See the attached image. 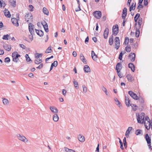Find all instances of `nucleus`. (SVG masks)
<instances>
[{
	"label": "nucleus",
	"instance_id": "obj_2",
	"mask_svg": "<svg viewBox=\"0 0 152 152\" xmlns=\"http://www.w3.org/2000/svg\"><path fill=\"white\" fill-rule=\"evenodd\" d=\"M144 114H145L144 113H142L138 115L137 118L138 123H141L142 124H143L144 123Z\"/></svg>",
	"mask_w": 152,
	"mask_h": 152
},
{
	"label": "nucleus",
	"instance_id": "obj_27",
	"mask_svg": "<svg viewBox=\"0 0 152 152\" xmlns=\"http://www.w3.org/2000/svg\"><path fill=\"white\" fill-rule=\"evenodd\" d=\"M138 19L137 22L138 25V27L141 28V26L142 23V19L141 18H140L139 17Z\"/></svg>",
	"mask_w": 152,
	"mask_h": 152
},
{
	"label": "nucleus",
	"instance_id": "obj_24",
	"mask_svg": "<svg viewBox=\"0 0 152 152\" xmlns=\"http://www.w3.org/2000/svg\"><path fill=\"white\" fill-rule=\"evenodd\" d=\"M9 2L11 6L15 7L16 6V0H9Z\"/></svg>",
	"mask_w": 152,
	"mask_h": 152
},
{
	"label": "nucleus",
	"instance_id": "obj_63",
	"mask_svg": "<svg viewBox=\"0 0 152 152\" xmlns=\"http://www.w3.org/2000/svg\"><path fill=\"white\" fill-rule=\"evenodd\" d=\"M127 9L126 8L124 7L122 13H127Z\"/></svg>",
	"mask_w": 152,
	"mask_h": 152
},
{
	"label": "nucleus",
	"instance_id": "obj_45",
	"mask_svg": "<svg viewBox=\"0 0 152 152\" xmlns=\"http://www.w3.org/2000/svg\"><path fill=\"white\" fill-rule=\"evenodd\" d=\"M134 4V3L133 2L132 3V5L130 6L129 9L130 12H131L132 10H135V8L134 7V6H133Z\"/></svg>",
	"mask_w": 152,
	"mask_h": 152
},
{
	"label": "nucleus",
	"instance_id": "obj_28",
	"mask_svg": "<svg viewBox=\"0 0 152 152\" xmlns=\"http://www.w3.org/2000/svg\"><path fill=\"white\" fill-rule=\"evenodd\" d=\"M128 81H131L133 80V77L131 75L128 74L126 76Z\"/></svg>",
	"mask_w": 152,
	"mask_h": 152
},
{
	"label": "nucleus",
	"instance_id": "obj_37",
	"mask_svg": "<svg viewBox=\"0 0 152 152\" xmlns=\"http://www.w3.org/2000/svg\"><path fill=\"white\" fill-rule=\"evenodd\" d=\"M52 50L51 49V46H49L46 50L45 53H48L51 52Z\"/></svg>",
	"mask_w": 152,
	"mask_h": 152
},
{
	"label": "nucleus",
	"instance_id": "obj_1",
	"mask_svg": "<svg viewBox=\"0 0 152 152\" xmlns=\"http://www.w3.org/2000/svg\"><path fill=\"white\" fill-rule=\"evenodd\" d=\"M25 20L29 23L33 22V18L32 14L31 13H27L25 16Z\"/></svg>",
	"mask_w": 152,
	"mask_h": 152
},
{
	"label": "nucleus",
	"instance_id": "obj_36",
	"mask_svg": "<svg viewBox=\"0 0 152 152\" xmlns=\"http://www.w3.org/2000/svg\"><path fill=\"white\" fill-rule=\"evenodd\" d=\"M140 16V14L139 13H137L135 15L134 18V21L135 22H137V20Z\"/></svg>",
	"mask_w": 152,
	"mask_h": 152
},
{
	"label": "nucleus",
	"instance_id": "obj_42",
	"mask_svg": "<svg viewBox=\"0 0 152 152\" xmlns=\"http://www.w3.org/2000/svg\"><path fill=\"white\" fill-rule=\"evenodd\" d=\"M25 57L26 59V61L27 62H29L30 61H32L31 60L30 58L29 57L28 55V54H26L25 55Z\"/></svg>",
	"mask_w": 152,
	"mask_h": 152
},
{
	"label": "nucleus",
	"instance_id": "obj_60",
	"mask_svg": "<svg viewBox=\"0 0 152 152\" xmlns=\"http://www.w3.org/2000/svg\"><path fill=\"white\" fill-rule=\"evenodd\" d=\"M52 64H53V66H54V67H56L58 64V62L56 61H55Z\"/></svg>",
	"mask_w": 152,
	"mask_h": 152
},
{
	"label": "nucleus",
	"instance_id": "obj_56",
	"mask_svg": "<svg viewBox=\"0 0 152 152\" xmlns=\"http://www.w3.org/2000/svg\"><path fill=\"white\" fill-rule=\"evenodd\" d=\"M127 15V13H122V18L123 19H125Z\"/></svg>",
	"mask_w": 152,
	"mask_h": 152
},
{
	"label": "nucleus",
	"instance_id": "obj_8",
	"mask_svg": "<svg viewBox=\"0 0 152 152\" xmlns=\"http://www.w3.org/2000/svg\"><path fill=\"white\" fill-rule=\"evenodd\" d=\"M128 94L130 96L132 97L133 99L135 100H138V97L137 95L134 93L132 91H128Z\"/></svg>",
	"mask_w": 152,
	"mask_h": 152
},
{
	"label": "nucleus",
	"instance_id": "obj_22",
	"mask_svg": "<svg viewBox=\"0 0 152 152\" xmlns=\"http://www.w3.org/2000/svg\"><path fill=\"white\" fill-rule=\"evenodd\" d=\"M78 139L80 142H83L85 141L84 137L81 134H79L78 136Z\"/></svg>",
	"mask_w": 152,
	"mask_h": 152
},
{
	"label": "nucleus",
	"instance_id": "obj_44",
	"mask_svg": "<svg viewBox=\"0 0 152 152\" xmlns=\"http://www.w3.org/2000/svg\"><path fill=\"white\" fill-rule=\"evenodd\" d=\"M42 62V61L41 59H39L38 60H35L34 61V63L35 64H39Z\"/></svg>",
	"mask_w": 152,
	"mask_h": 152
},
{
	"label": "nucleus",
	"instance_id": "obj_9",
	"mask_svg": "<svg viewBox=\"0 0 152 152\" xmlns=\"http://www.w3.org/2000/svg\"><path fill=\"white\" fill-rule=\"evenodd\" d=\"M135 55L134 53H131L129 55V58L132 62L135 60Z\"/></svg>",
	"mask_w": 152,
	"mask_h": 152
},
{
	"label": "nucleus",
	"instance_id": "obj_50",
	"mask_svg": "<svg viewBox=\"0 0 152 152\" xmlns=\"http://www.w3.org/2000/svg\"><path fill=\"white\" fill-rule=\"evenodd\" d=\"M102 90L104 91L106 95H108V94L107 92V90L106 88L104 86H102Z\"/></svg>",
	"mask_w": 152,
	"mask_h": 152
},
{
	"label": "nucleus",
	"instance_id": "obj_61",
	"mask_svg": "<svg viewBox=\"0 0 152 152\" xmlns=\"http://www.w3.org/2000/svg\"><path fill=\"white\" fill-rule=\"evenodd\" d=\"M43 67V64H40L38 67H37V68L39 69H41Z\"/></svg>",
	"mask_w": 152,
	"mask_h": 152
},
{
	"label": "nucleus",
	"instance_id": "obj_19",
	"mask_svg": "<svg viewBox=\"0 0 152 152\" xmlns=\"http://www.w3.org/2000/svg\"><path fill=\"white\" fill-rule=\"evenodd\" d=\"M132 127H129L128 128L127 130L126 131L125 135L127 138L129 136V134L130 132V131L132 130Z\"/></svg>",
	"mask_w": 152,
	"mask_h": 152
},
{
	"label": "nucleus",
	"instance_id": "obj_55",
	"mask_svg": "<svg viewBox=\"0 0 152 152\" xmlns=\"http://www.w3.org/2000/svg\"><path fill=\"white\" fill-rule=\"evenodd\" d=\"M92 59L94 61H96L97 60V55H94V56H91Z\"/></svg>",
	"mask_w": 152,
	"mask_h": 152
},
{
	"label": "nucleus",
	"instance_id": "obj_32",
	"mask_svg": "<svg viewBox=\"0 0 152 152\" xmlns=\"http://www.w3.org/2000/svg\"><path fill=\"white\" fill-rule=\"evenodd\" d=\"M114 100L115 102V103L116 104H117L119 107H120L121 106V104H120L119 101L116 98H115L114 99Z\"/></svg>",
	"mask_w": 152,
	"mask_h": 152
},
{
	"label": "nucleus",
	"instance_id": "obj_39",
	"mask_svg": "<svg viewBox=\"0 0 152 152\" xmlns=\"http://www.w3.org/2000/svg\"><path fill=\"white\" fill-rule=\"evenodd\" d=\"M125 50L127 52H129L131 50L130 46L129 45H127L125 48Z\"/></svg>",
	"mask_w": 152,
	"mask_h": 152
},
{
	"label": "nucleus",
	"instance_id": "obj_29",
	"mask_svg": "<svg viewBox=\"0 0 152 152\" xmlns=\"http://www.w3.org/2000/svg\"><path fill=\"white\" fill-rule=\"evenodd\" d=\"M131 107L132 110L134 111H136L138 109V107L136 104H132Z\"/></svg>",
	"mask_w": 152,
	"mask_h": 152
},
{
	"label": "nucleus",
	"instance_id": "obj_20",
	"mask_svg": "<svg viewBox=\"0 0 152 152\" xmlns=\"http://www.w3.org/2000/svg\"><path fill=\"white\" fill-rule=\"evenodd\" d=\"M80 60L85 64L87 63V61L86 60L83 54L81 53L80 55Z\"/></svg>",
	"mask_w": 152,
	"mask_h": 152
},
{
	"label": "nucleus",
	"instance_id": "obj_30",
	"mask_svg": "<svg viewBox=\"0 0 152 152\" xmlns=\"http://www.w3.org/2000/svg\"><path fill=\"white\" fill-rule=\"evenodd\" d=\"M58 117L57 114H55L53 116V120L55 122H56L58 120Z\"/></svg>",
	"mask_w": 152,
	"mask_h": 152
},
{
	"label": "nucleus",
	"instance_id": "obj_34",
	"mask_svg": "<svg viewBox=\"0 0 152 152\" xmlns=\"http://www.w3.org/2000/svg\"><path fill=\"white\" fill-rule=\"evenodd\" d=\"M3 102L4 104L7 105L9 104V102L7 99L4 98L3 100Z\"/></svg>",
	"mask_w": 152,
	"mask_h": 152
},
{
	"label": "nucleus",
	"instance_id": "obj_15",
	"mask_svg": "<svg viewBox=\"0 0 152 152\" xmlns=\"http://www.w3.org/2000/svg\"><path fill=\"white\" fill-rule=\"evenodd\" d=\"M145 139L148 144H151V139L148 134H146L145 135Z\"/></svg>",
	"mask_w": 152,
	"mask_h": 152
},
{
	"label": "nucleus",
	"instance_id": "obj_6",
	"mask_svg": "<svg viewBox=\"0 0 152 152\" xmlns=\"http://www.w3.org/2000/svg\"><path fill=\"white\" fill-rule=\"evenodd\" d=\"M17 136L18 138L20 140L24 142H27L28 141L26 138L24 136L21 135L20 134H18Z\"/></svg>",
	"mask_w": 152,
	"mask_h": 152
},
{
	"label": "nucleus",
	"instance_id": "obj_48",
	"mask_svg": "<svg viewBox=\"0 0 152 152\" xmlns=\"http://www.w3.org/2000/svg\"><path fill=\"white\" fill-rule=\"evenodd\" d=\"M145 120L148 121V122L149 123V125L150 126L151 125V124L150 123V119L148 116H147L145 117Z\"/></svg>",
	"mask_w": 152,
	"mask_h": 152
},
{
	"label": "nucleus",
	"instance_id": "obj_62",
	"mask_svg": "<svg viewBox=\"0 0 152 152\" xmlns=\"http://www.w3.org/2000/svg\"><path fill=\"white\" fill-rule=\"evenodd\" d=\"M148 0H144V5L145 6H146L148 4Z\"/></svg>",
	"mask_w": 152,
	"mask_h": 152
},
{
	"label": "nucleus",
	"instance_id": "obj_35",
	"mask_svg": "<svg viewBox=\"0 0 152 152\" xmlns=\"http://www.w3.org/2000/svg\"><path fill=\"white\" fill-rule=\"evenodd\" d=\"M73 83L76 89H78L79 88V86L77 82V81H74Z\"/></svg>",
	"mask_w": 152,
	"mask_h": 152
},
{
	"label": "nucleus",
	"instance_id": "obj_54",
	"mask_svg": "<svg viewBox=\"0 0 152 152\" xmlns=\"http://www.w3.org/2000/svg\"><path fill=\"white\" fill-rule=\"evenodd\" d=\"M83 91L86 93L87 91V88L84 85H83Z\"/></svg>",
	"mask_w": 152,
	"mask_h": 152
},
{
	"label": "nucleus",
	"instance_id": "obj_31",
	"mask_svg": "<svg viewBox=\"0 0 152 152\" xmlns=\"http://www.w3.org/2000/svg\"><path fill=\"white\" fill-rule=\"evenodd\" d=\"M140 28L137 27L136 28V36L137 37H138L139 36L140 30L139 29Z\"/></svg>",
	"mask_w": 152,
	"mask_h": 152
},
{
	"label": "nucleus",
	"instance_id": "obj_46",
	"mask_svg": "<svg viewBox=\"0 0 152 152\" xmlns=\"http://www.w3.org/2000/svg\"><path fill=\"white\" fill-rule=\"evenodd\" d=\"M28 29H29V31L31 34H34V31L33 28H28Z\"/></svg>",
	"mask_w": 152,
	"mask_h": 152
},
{
	"label": "nucleus",
	"instance_id": "obj_41",
	"mask_svg": "<svg viewBox=\"0 0 152 152\" xmlns=\"http://www.w3.org/2000/svg\"><path fill=\"white\" fill-rule=\"evenodd\" d=\"M139 4L138 6L137 7V9L138 10V12H139L140 11V10L141 8H142L143 7V5H142L141 4Z\"/></svg>",
	"mask_w": 152,
	"mask_h": 152
},
{
	"label": "nucleus",
	"instance_id": "obj_5",
	"mask_svg": "<svg viewBox=\"0 0 152 152\" xmlns=\"http://www.w3.org/2000/svg\"><path fill=\"white\" fill-rule=\"evenodd\" d=\"M119 28L117 24H116L115 26H113V34L115 36L116 35L118 32Z\"/></svg>",
	"mask_w": 152,
	"mask_h": 152
},
{
	"label": "nucleus",
	"instance_id": "obj_18",
	"mask_svg": "<svg viewBox=\"0 0 152 152\" xmlns=\"http://www.w3.org/2000/svg\"><path fill=\"white\" fill-rule=\"evenodd\" d=\"M3 48L6 50L9 51L11 50V45H3Z\"/></svg>",
	"mask_w": 152,
	"mask_h": 152
},
{
	"label": "nucleus",
	"instance_id": "obj_7",
	"mask_svg": "<svg viewBox=\"0 0 152 152\" xmlns=\"http://www.w3.org/2000/svg\"><path fill=\"white\" fill-rule=\"evenodd\" d=\"M114 40L115 43V46H116L115 48L116 50H118V49L120 45L119 37H116L115 38Z\"/></svg>",
	"mask_w": 152,
	"mask_h": 152
},
{
	"label": "nucleus",
	"instance_id": "obj_64",
	"mask_svg": "<svg viewBox=\"0 0 152 152\" xmlns=\"http://www.w3.org/2000/svg\"><path fill=\"white\" fill-rule=\"evenodd\" d=\"M120 71H118V72H117L118 73V76L120 78H121L122 77V75L121 73H119Z\"/></svg>",
	"mask_w": 152,
	"mask_h": 152
},
{
	"label": "nucleus",
	"instance_id": "obj_21",
	"mask_svg": "<svg viewBox=\"0 0 152 152\" xmlns=\"http://www.w3.org/2000/svg\"><path fill=\"white\" fill-rule=\"evenodd\" d=\"M130 101L128 97H125V102L126 105L128 107H129L130 106H131L132 104H130Z\"/></svg>",
	"mask_w": 152,
	"mask_h": 152
},
{
	"label": "nucleus",
	"instance_id": "obj_16",
	"mask_svg": "<svg viewBox=\"0 0 152 152\" xmlns=\"http://www.w3.org/2000/svg\"><path fill=\"white\" fill-rule=\"evenodd\" d=\"M36 32L37 34L40 37H42L43 36V32L41 30H38L35 29Z\"/></svg>",
	"mask_w": 152,
	"mask_h": 152
},
{
	"label": "nucleus",
	"instance_id": "obj_23",
	"mask_svg": "<svg viewBox=\"0 0 152 152\" xmlns=\"http://www.w3.org/2000/svg\"><path fill=\"white\" fill-rule=\"evenodd\" d=\"M50 109L51 111L53 113H57L58 112L57 109L55 107H50Z\"/></svg>",
	"mask_w": 152,
	"mask_h": 152
},
{
	"label": "nucleus",
	"instance_id": "obj_26",
	"mask_svg": "<svg viewBox=\"0 0 152 152\" xmlns=\"http://www.w3.org/2000/svg\"><path fill=\"white\" fill-rule=\"evenodd\" d=\"M109 43L110 45H113V35H112L110 37L109 40Z\"/></svg>",
	"mask_w": 152,
	"mask_h": 152
},
{
	"label": "nucleus",
	"instance_id": "obj_12",
	"mask_svg": "<svg viewBox=\"0 0 152 152\" xmlns=\"http://www.w3.org/2000/svg\"><path fill=\"white\" fill-rule=\"evenodd\" d=\"M11 21L14 25L16 26H19V23L18 20L16 18H12L11 19Z\"/></svg>",
	"mask_w": 152,
	"mask_h": 152
},
{
	"label": "nucleus",
	"instance_id": "obj_52",
	"mask_svg": "<svg viewBox=\"0 0 152 152\" xmlns=\"http://www.w3.org/2000/svg\"><path fill=\"white\" fill-rule=\"evenodd\" d=\"M10 60L9 57H6L5 58L4 61L5 62L9 63L10 61Z\"/></svg>",
	"mask_w": 152,
	"mask_h": 152
},
{
	"label": "nucleus",
	"instance_id": "obj_43",
	"mask_svg": "<svg viewBox=\"0 0 152 152\" xmlns=\"http://www.w3.org/2000/svg\"><path fill=\"white\" fill-rule=\"evenodd\" d=\"M123 52H124L123 54H124L125 53V51H124ZM123 53L122 52H121L120 53V54L118 58L120 60H121L122 59V57H123Z\"/></svg>",
	"mask_w": 152,
	"mask_h": 152
},
{
	"label": "nucleus",
	"instance_id": "obj_38",
	"mask_svg": "<svg viewBox=\"0 0 152 152\" xmlns=\"http://www.w3.org/2000/svg\"><path fill=\"white\" fill-rule=\"evenodd\" d=\"M42 53H36L35 55V58H38L40 57H42Z\"/></svg>",
	"mask_w": 152,
	"mask_h": 152
},
{
	"label": "nucleus",
	"instance_id": "obj_57",
	"mask_svg": "<svg viewBox=\"0 0 152 152\" xmlns=\"http://www.w3.org/2000/svg\"><path fill=\"white\" fill-rule=\"evenodd\" d=\"M28 28H34V26L31 23H29L28 25Z\"/></svg>",
	"mask_w": 152,
	"mask_h": 152
},
{
	"label": "nucleus",
	"instance_id": "obj_49",
	"mask_svg": "<svg viewBox=\"0 0 152 152\" xmlns=\"http://www.w3.org/2000/svg\"><path fill=\"white\" fill-rule=\"evenodd\" d=\"M142 131L140 129H137L135 131V134L137 135H138L141 134V132Z\"/></svg>",
	"mask_w": 152,
	"mask_h": 152
},
{
	"label": "nucleus",
	"instance_id": "obj_40",
	"mask_svg": "<svg viewBox=\"0 0 152 152\" xmlns=\"http://www.w3.org/2000/svg\"><path fill=\"white\" fill-rule=\"evenodd\" d=\"M129 39L128 37H126L125 38V41L124 42V44L125 45H127L129 43Z\"/></svg>",
	"mask_w": 152,
	"mask_h": 152
},
{
	"label": "nucleus",
	"instance_id": "obj_4",
	"mask_svg": "<svg viewBox=\"0 0 152 152\" xmlns=\"http://www.w3.org/2000/svg\"><path fill=\"white\" fill-rule=\"evenodd\" d=\"M93 15L97 19L100 18L102 16V13L100 11H96L93 13Z\"/></svg>",
	"mask_w": 152,
	"mask_h": 152
},
{
	"label": "nucleus",
	"instance_id": "obj_25",
	"mask_svg": "<svg viewBox=\"0 0 152 152\" xmlns=\"http://www.w3.org/2000/svg\"><path fill=\"white\" fill-rule=\"evenodd\" d=\"M128 66L129 68L131 69V70L132 72H134V66L133 63H129L128 64Z\"/></svg>",
	"mask_w": 152,
	"mask_h": 152
},
{
	"label": "nucleus",
	"instance_id": "obj_58",
	"mask_svg": "<svg viewBox=\"0 0 152 152\" xmlns=\"http://www.w3.org/2000/svg\"><path fill=\"white\" fill-rule=\"evenodd\" d=\"M28 38L30 39L31 41H32L33 39V34H30L28 35Z\"/></svg>",
	"mask_w": 152,
	"mask_h": 152
},
{
	"label": "nucleus",
	"instance_id": "obj_10",
	"mask_svg": "<svg viewBox=\"0 0 152 152\" xmlns=\"http://www.w3.org/2000/svg\"><path fill=\"white\" fill-rule=\"evenodd\" d=\"M42 24L43 26V27L45 29V31L46 32H48V26L47 23L45 21H44L42 23Z\"/></svg>",
	"mask_w": 152,
	"mask_h": 152
},
{
	"label": "nucleus",
	"instance_id": "obj_59",
	"mask_svg": "<svg viewBox=\"0 0 152 152\" xmlns=\"http://www.w3.org/2000/svg\"><path fill=\"white\" fill-rule=\"evenodd\" d=\"M19 46L23 49H25L26 48V46L23 44H20L19 45Z\"/></svg>",
	"mask_w": 152,
	"mask_h": 152
},
{
	"label": "nucleus",
	"instance_id": "obj_51",
	"mask_svg": "<svg viewBox=\"0 0 152 152\" xmlns=\"http://www.w3.org/2000/svg\"><path fill=\"white\" fill-rule=\"evenodd\" d=\"M138 99L139 100V101L140 103H144V100L142 97H138Z\"/></svg>",
	"mask_w": 152,
	"mask_h": 152
},
{
	"label": "nucleus",
	"instance_id": "obj_53",
	"mask_svg": "<svg viewBox=\"0 0 152 152\" xmlns=\"http://www.w3.org/2000/svg\"><path fill=\"white\" fill-rule=\"evenodd\" d=\"M29 8L30 10L31 11H33V8H34L33 6L31 5H29Z\"/></svg>",
	"mask_w": 152,
	"mask_h": 152
},
{
	"label": "nucleus",
	"instance_id": "obj_13",
	"mask_svg": "<svg viewBox=\"0 0 152 152\" xmlns=\"http://www.w3.org/2000/svg\"><path fill=\"white\" fill-rule=\"evenodd\" d=\"M4 12L5 15L6 16V17L8 18H10L11 14L10 12L8 10L5 8L4 10Z\"/></svg>",
	"mask_w": 152,
	"mask_h": 152
},
{
	"label": "nucleus",
	"instance_id": "obj_11",
	"mask_svg": "<svg viewBox=\"0 0 152 152\" xmlns=\"http://www.w3.org/2000/svg\"><path fill=\"white\" fill-rule=\"evenodd\" d=\"M109 29L108 28H105L104 32V37L105 39L107 38L108 34H109Z\"/></svg>",
	"mask_w": 152,
	"mask_h": 152
},
{
	"label": "nucleus",
	"instance_id": "obj_33",
	"mask_svg": "<svg viewBox=\"0 0 152 152\" xmlns=\"http://www.w3.org/2000/svg\"><path fill=\"white\" fill-rule=\"evenodd\" d=\"M43 12L45 15H49V12L47 9L45 7L43 8Z\"/></svg>",
	"mask_w": 152,
	"mask_h": 152
},
{
	"label": "nucleus",
	"instance_id": "obj_17",
	"mask_svg": "<svg viewBox=\"0 0 152 152\" xmlns=\"http://www.w3.org/2000/svg\"><path fill=\"white\" fill-rule=\"evenodd\" d=\"M83 70L85 72H91V69L88 65H85L84 67Z\"/></svg>",
	"mask_w": 152,
	"mask_h": 152
},
{
	"label": "nucleus",
	"instance_id": "obj_14",
	"mask_svg": "<svg viewBox=\"0 0 152 152\" xmlns=\"http://www.w3.org/2000/svg\"><path fill=\"white\" fill-rule=\"evenodd\" d=\"M122 68V65L120 63H118L116 66L115 69L117 72H118V71H120Z\"/></svg>",
	"mask_w": 152,
	"mask_h": 152
},
{
	"label": "nucleus",
	"instance_id": "obj_47",
	"mask_svg": "<svg viewBox=\"0 0 152 152\" xmlns=\"http://www.w3.org/2000/svg\"><path fill=\"white\" fill-rule=\"evenodd\" d=\"M9 35L8 34L4 35L2 38V39L4 40H8Z\"/></svg>",
	"mask_w": 152,
	"mask_h": 152
},
{
	"label": "nucleus",
	"instance_id": "obj_3",
	"mask_svg": "<svg viewBox=\"0 0 152 152\" xmlns=\"http://www.w3.org/2000/svg\"><path fill=\"white\" fill-rule=\"evenodd\" d=\"M12 56L13 58V61L17 63L19 60L18 57H20V55L18 54L17 52L15 51L12 53Z\"/></svg>",
	"mask_w": 152,
	"mask_h": 152
}]
</instances>
